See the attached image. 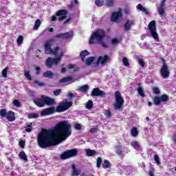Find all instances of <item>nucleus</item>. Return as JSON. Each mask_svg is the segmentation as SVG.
<instances>
[{
	"instance_id": "f257e3e1",
	"label": "nucleus",
	"mask_w": 176,
	"mask_h": 176,
	"mask_svg": "<svg viewBox=\"0 0 176 176\" xmlns=\"http://www.w3.org/2000/svg\"><path fill=\"white\" fill-rule=\"evenodd\" d=\"M71 134V124L68 121H63L58 123L53 131L43 129L37 136V144L43 149L50 148L56 145L57 140L65 141Z\"/></svg>"
},
{
	"instance_id": "f03ea898",
	"label": "nucleus",
	"mask_w": 176,
	"mask_h": 176,
	"mask_svg": "<svg viewBox=\"0 0 176 176\" xmlns=\"http://www.w3.org/2000/svg\"><path fill=\"white\" fill-rule=\"evenodd\" d=\"M52 43L53 41L49 40L46 41L45 46V52L46 54H54L56 58H48L45 61V65L48 68H52L53 65H57L60 61H61V58L64 56V52L63 51L60 52V47H56L54 50L52 49Z\"/></svg>"
},
{
	"instance_id": "7ed1b4c3",
	"label": "nucleus",
	"mask_w": 176,
	"mask_h": 176,
	"mask_svg": "<svg viewBox=\"0 0 176 176\" xmlns=\"http://www.w3.org/2000/svg\"><path fill=\"white\" fill-rule=\"evenodd\" d=\"M105 36V31L102 29H98L96 31L92 32L89 38L90 45H94L97 42H100L102 47L107 49L108 47V42L102 41V38Z\"/></svg>"
},
{
	"instance_id": "20e7f679",
	"label": "nucleus",
	"mask_w": 176,
	"mask_h": 176,
	"mask_svg": "<svg viewBox=\"0 0 176 176\" xmlns=\"http://www.w3.org/2000/svg\"><path fill=\"white\" fill-rule=\"evenodd\" d=\"M72 102H67V100H65L59 103L56 109V107H52L50 109H45L43 111H67V109H69V108L72 107Z\"/></svg>"
},
{
	"instance_id": "39448f33",
	"label": "nucleus",
	"mask_w": 176,
	"mask_h": 176,
	"mask_svg": "<svg viewBox=\"0 0 176 176\" xmlns=\"http://www.w3.org/2000/svg\"><path fill=\"white\" fill-rule=\"evenodd\" d=\"M114 97L116 98L114 108L116 109H122V107H123V104H124V99L122 97V94L119 91H116L114 93Z\"/></svg>"
},
{
	"instance_id": "423d86ee",
	"label": "nucleus",
	"mask_w": 176,
	"mask_h": 176,
	"mask_svg": "<svg viewBox=\"0 0 176 176\" xmlns=\"http://www.w3.org/2000/svg\"><path fill=\"white\" fill-rule=\"evenodd\" d=\"M76 155H78V149L73 148L72 150H67L60 155V159L67 160V159L74 157Z\"/></svg>"
},
{
	"instance_id": "0eeeda50",
	"label": "nucleus",
	"mask_w": 176,
	"mask_h": 176,
	"mask_svg": "<svg viewBox=\"0 0 176 176\" xmlns=\"http://www.w3.org/2000/svg\"><path fill=\"white\" fill-rule=\"evenodd\" d=\"M148 30L150 31L153 38L155 41L159 40V36L157 35V33L156 32V21H152L148 24Z\"/></svg>"
},
{
	"instance_id": "6e6552de",
	"label": "nucleus",
	"mask_w": 176,
	"mask_h": 176,
	"mask_svg": "<svg viewBox=\"0 0 176 176\" xmlns=\"http://www.w3.org/2000/svg\"><path fill=\"white\" fill-rule=\"evenodd\" d=\"M157 12L162 19L166 17V0H162L160 7L157 8Z\"/></svg>"
},
{
	"instance_id": "1a4fd4ad",
	"label": "nucleus",
	"mask_w": 176,
	"mask_h": 176,
	"mask_svg": "<svg viewBox=\"0 0 176 176\" xmlns=\"http://www.w3.org/2000/svg\"><path fill=\"white\" fill-rule=\"evenodd\" d=\"M168 101V96L167 94H163L161 96H155L153 98V102L155 105H160L162 102H166Z\"/></svg>"
},
{
	"instance_id": "9d476101",
	"label": "nucleus",
	"mask_w": 176,
	"mask_h": 176,
	"mask_svg": "<svg viewBox=\"0 0 176 176\" xmlns=\"http://www.w3.org/2000/svg\"><path fill=\"white\" fill-rule=\"evenodd\" d=\"M160 74L161 76H162L164 79H167V78L170 76V71H168V66H167V64H166V63H164V65L161 67Z\"/></svg>"
},
{
	"instance_id": "9b49d317",
	"label": "nucleus",
	"mask_w": 176,
	"mask_h": 176,
	"mask_svg": "<svg viewBox=\"0 0 176 176\" xmlns=\"http://www.w3.org/2000/svg\"><path fill=\"white\" fill-rule=\"evenodd\" d=\"M122 20V10H119L118 12H113L111 15V21L115 23H120Z\"/></svg>"
},
{
	"instance_id": "f8f14e48",
	"label": "nucleus",
	"mask_w": 176,
	"mask_h": 176,
	"mask_svg": "<svg viewBox=\"0 0 176 176\" xmlns=\"http://www.w3.org/2000/svg\"><path fill=\"white\" fill-rule=\"evenodd\" d=\"M41 98L43 100L45 105L52 107V105H54V104H56V101H54V99L45 95H42Z\"/></svg>"
},
{
	"instance_id": "ddd939ff",
	"label": "nucleus",
	"mask_w": 176,
	"mask_h": 176,
	"mask_svg": "<svg viewBox=\"0 0 176 176\" xmlns=\"http://www.w3.org/2000/svg\"><path fill=\"white\" fill-rule=\"evenodd\" d=\"M74 36V32H68L66 33L59 34L55 36V38H59L60 39H69Z\"/></svg>"
},
{
	"instance_id": "4468645a",
	"label": "nucleus",
	"mask_w": 176,
	"mask_h": 176,
	"mask_svg": "<svg viewBox=\"0 0 176 176\" xmlns=\"http://www.w3.org/2000/svg\"><path fill=\"white\" fill-rule=\"evenodd\" d=\"M91 96H96L98 97H102V96H105V92L100 90L98 88H95L92 91Z\"/></svg>"
},
{
	"instance_id": "2eb2a0df",
	"label": "nucleus",
	"mask_w": 176,
	"mask_h": 176,
	"mask_svg": "<svg viewBox=\"0 0 176 176\" xmlns=\"http://www.w3.org/2000/svg\"><path fill=\"white\" fill-rule=\"evenodd\" d=\"M6 119H8V122H14V120H16V116L14 112L12 111H8L7 113Z\"/></svg>"
},
{
	"instance_id": "dca6fc26",
	"label": "nucleus",
	"mask_w": 176,
	"mask_h": 176,
	"mask_svg": "<svg viewBox=\"0 0 176 176\" xmlns=\"http://www.w3.org/2000/svg\"><path fill=\"white\" fill-rule=\"evenodd\" d=\"M98 63H100V64H102V65H104L107 64V63H108V61H109V56H108L107 55H104L103 56H100L98 58Z\"/></svg>"
},
{
	"instance_id": "f3484780",
	"label": "nucleus",
	"mask_w": 176,
	"mask_h": 176,
	"mask_svg": "<svg viewBox=\"0 0 176 176\" xmlns=\"http://www.w3.org/2000/svg\"><path fill=\"white\" fill-rule=\"evenodd\" d=\"M34 104H36L37 107L42 108V107H45V100H43L42 96H41V98H36L34 100Z\"/></svg>"
},
{
	"instance_id": "a211bd4d",
	"label": "nucleus",
	"mask_w": 176,
	"mask_h": 176,
	"mask_svg": "<svg viewBox=\"0 0 176 176\" xmlns=\"http://www.w3.org/2000/svg\"><path fill=\"white\" fill-rule=\"evenodd\" d=\"M133 24H134V22H133V21H131V20L126 21V22L124 25V28L125 31H130V30L131 29V25H133Z\"/></svg>"
},
{
	"instance_id": "6ab92c4d",
	"label": "nucleus",
	"mask_w": 176,
	"mask_h": 176,
	"mask_svg": "<svg viewBox=\"0 0 176 176\" xmlns=\"http://www.w3.org/2000/svg\"><path fill=\"white\" fill-rule=\"evenodd\" d=\"M72 176H78L79 174H80V170L77 169L76 166H75V164L72 165Z\"/></svg>"
},
{
	"instance_id": "aec40b11",
	"label": "nucleus",
	"mask_w": 176,
	"mask_h": 176,
	"mask_svg": "<svg viewBox=\"0 0 176 176\" xmlns=\"http://www.w3.org/2000/svg\"><path fill=\"white\" fill-rule=\"evenodd\" d=\"M56 111H42L41 113V116H48L49 115H53ZM56 112H63V111H56Z\"/></svg>"
},
{
	"instance_id": "412c9836",
	"label": "nucleus",
	"mask_w": 176,
	"mask_h": 176,
	"mask_svg": "<svg viewBox=\"0 0 176 176\" xmlns=\"http://www.w3.org/2000/svg\"><path fill=\"white\" fill-rule=\"evenodd\" d=\"M97 154V151L96 150L87 149L86 150V156L88 157H91V156H94Z\"/></svg>"
},
{
	"instance_id": "4be33fe9",
	"label": "nucleus",
	"mask_w": 176,
	"mask_h": 176,
	"mask_svg": "<svg viewBox=\"0 0 176 176\" xmlns=\"http://www.w3.org/2000/svg\"><path fill=\"white\" fill-rule=\"evenodd\" d=\"M43 76L44 78H49V79H52V78H53V76H54V74H53V72L52 71L48 70V71L44 72Z\"/></svg>"
},
{
	"instance_id": "5701e85b",
	"label": "nucleus",
	"mask_w": 176,
	"mask_h": 176,
	"mask_svg": "<svg viewBox=\"0 0 176 176\" xmlns=\"http://www.w3.org/2000/svg\"><path fill=\"white\" fill-rule=\"evenodd\" d=\"M138 134H139V132H138V129H137V127H133L131 129V135L132 137H138Z\"/></svg>"
},
{
	"instance_id": "b1692460",
	"label": "nucleus",
	"mask_w": 176,
	"mask_h": 176,
	"mask_svg": "<svg viewBox=\"0 0 176 176\" xmlns=\"http://www.w3.org/2000/svg\"><path fill=\"white\" fill-rule=\"evenodd\" d=\"M112 164L108 160H105L102 165L103 168H111Z\"/></svg>"
},
{
	"instance_id": "393cba45",
	"label": "nucleus",
	"mask_w": 176,
	"mask_h": 176,
	"mask_svg": "<svg viewBox=\"0 0 176 176\" xmlns=\"http://www.w3.org/2000/svg\"><path fill=\"white\" fill-rule=\"evenodd\" d=\"M19 156L22 160H24V162H27V160H28V158L27 157V154H25V152H24V151H21L19 154Z\"/></svg>"
},
{
	"instance_id": "a878e982",
	"label": "nucleus",
	"mask_w": 176,
	"mask_h": 176,
	"mask_svg": "<svg viewBox=\"0 0 176 176\" xmlns=\"http://www.w3.org/2000/svg\"><path fill=\"white\" fill-rule=\"evenodd\" d=\"M116 153L117 155H119V156H122V155H123L122 145H118L116 147Z\"/></svg>"
},
{
	"instance_id": "bb28decb",
	"label": "nucleus",
	"mask_w": 176,
	"mask_h": 176,
	"mask_svg": "<svg viewBox=\"0 0 176 176\" xmlns=\"http://www.w3.org/2000/svg\"><path fill=\"white\" fill-rule=\"evenodd\" d=\"M90 87H89L88 85H85L84 86H81L78 88L79 91H81L82 93H85V91H87V90H89Z\"/></svg>"
},
{
	"instance_id": "cd10ccee",
	"label": "nucleus",
	"mask_w": 176,
	"mask_h": 176,
	"mask_svg": "<svg viewBox=\"0 0 176 176\" xmlns=\"http://www.w3.org/2000/svg\"><path fill=\"white\" fill-rule=\"evenodd\" d=\"M138 9H139V10H141V12H143V13H145V14H148V13H149L148 9L145 8V7H143L141 4L138 5Z\"/></svg>"
},
{
	"instance_id": "c85d7f7f",
	"label": "nucleus",
	"mask_w": 176,
	"mask_h": 176,
	"mask_svg": "<svg viewBox=\"0 0 176 176\" xmlns=\"http://www.w3.org/2000/svg\"><path fill=\"white\" fill-rule=\"evenodd\" d=\"M80 56L81 57L82 60L85 61V58L86 57V56H89V52L87 50L82 51L80 52Z\"/></svg>"
},
{
	"instance_id": "c756f323",
	"label": "nucleus",
	"mask_w": 176,
	"mask_h": 176,
	"mask_svg": "<svg viewBox=\"0 0 176 176\" xmlns=\"http://www.w3.org/2000/svg\"><path fill=\"white\" fill-rule=\"evenodd\" d=\"M28 119H36V118H39V114L35 113H31L28 114Z\"/></svg>"
},
{
	"instance_id": "7c9ffc66",
	"label": "nucleus",
	"mask_w": 176,
	"mask_h": 176,
	"mask_svg": "<svg viewBox=\"0 0 176 176\" xmlns=\"http://www.w3.org/2000/svg\"><path fill=\"white\" fill-rule=\"evenodd\" d=\"M71 80H72V78L71 77H65L59 80V83H65L67 82H71Z\"/></svg>"
},
{
	"instance_id": "2f4dec72",
	"label": "nucleus",
	"mask_w": 176,
	"mask_h": 176,
	"mask_svg": "<svg viewBox=\"0 0 176 176\" xmlns=\"http://www.w3.org/2000/svg\"><path fill=\"white\" fill-rule=\"evenodd\" d=\"M101 164H102V158L101 157H98L96 160V167L100 168L101 167Z\"/></svg>"
},
{
	"instance_id": "473e14b6",
	"label": "nucleus",
	"mask_w": 176,
	"mask_h": 176,
	"mask_svg": "<svg viewBox=\"0 0 176 176\" xmlns=\"http://www.w3.org/2000/svg\"><path fill=\"white\" fill-rule=\"evenodd\" d=\"M67 14V10H60L56 13V16H65Z\"/></svg>"
},
{
	"instance_id": "72a5a7b5",
	"label": "nucleus",
	"mask_w": 176,
	"mask_h": 176,
	"mask_svg": "<svg viewBox=\"0 0 176 176\" xmlns=\"http://www.w3.org/2000/svg\"><path fill=\"white\" fill-rule=\"evenodd\" d=\"M41 24H42V22H41V20L39 19L36 20L34 26V30H38V28L41 27Z\"/></svg>"
},
{
	"instance_id": "f704fd0d",
	"label": "nucleus",
	"mask_w": 176,
	"mask_h": 176,
	"mask_svg": "<svg viewBox=\"0 0 176 176\" xmlns=\"http://www.w3.org/2000/svg\"><path fill=\"white\" fill-rule=\"evenodd\" d=\"M138 94L141 96V97H145V94H144V89H142V87L140 86L138 88Z\"/></svg>"
},
{
	"instance_id": "c9c22d12",
	"label": "nucleus",
	"mask_w": 176,
	"mask_h": 176,
	"mask_svg": "<svg viewBox=\"0 0 176 176\" xmlns=\"http://www.w3.org/2000/svg\"><path fill=\"white\" fill-rule=\"evenodd\" d=\"M94 61V57H89L86 59L85 64L86 65H90Z\"/></svg>"
},
{
	"instance_id": "e433bc0d",
	"label": "nucleus",
	"mask_w": 176,
	"mask_h": 176,
	"mask_svg": "<svg viewBox=\"0 0 176 176\" xmlns=\"http://www.w3.org/2000/svg\"><path fill=\"white\" fill-rule=\"evenodd\" d=\"M131 145L135 149H137V148H140V144H138V142H137L135 140V141H132L131 142Z\"/></svg>"
},
{
	"instance_id": "4c0bfd02",
	"label": "nucleus",
	"mask_w": 176,
	"mask_h": 176,
	"mask_svg": "<svg viewBox=\"0 0 176 176\" xmlns=\"http://www.w3.org/2000/svg\"><path fill=\"white\" fill-rule=\"evenodd\" d=\"M25 130L27 133H31V131H32V124L31 123V124H26Z\"/></svg>"
},
{
	"instance_id": "58836bf2",
	"label": "nucleus",
	"mask_w": 176,
	"mask_h": 176,
	"mask_svg": "<svg viewBox=\"0 0 176 176\" xmlns=\"http://www.w3.org/2000/svg\"><path fill=\"white\" fill-rule=\"evenodd\" d=\"M153 93H154V94H157V95L160 94V89L157 87H153Z\"/></svg>"
},
{
	"instance_id": "ea45409f",
	"label": "nucleus",
	"mask_w": 176,
	"mask_h": 176,
	"mask_svg": "<svg viewBox=\"0 0 176 176\" xmlns=\"http://www.w3.org/2000/svg\"><path fill=\"white\" fill-rule=\"evenodd\" d=\"M23 41H24V37H23V36H19L16 39L17 44L19 45H21V43H23Z\"/></svg>"
},
{
	"instance_id": "a19ab883",
	"label": "nucleus",
	"mask_w": 176,
	"mask_h": 176,
	"mask_svg": "<svg viewBox=\"0 0 176 176\" xmlns=\"http://www.w3.org/2000/svg\"><path fill=\"white\" fill-rule=\"evenodd\" d=\"M9 69L8 67H5L2 71V76L3 78H8V70Z\"/></svg>"
},
{
	"instance_id": "79ce46f5",
	"label": "nucleus",
	"mask_w": 176,
	"mask_h": 176,
	"mask_svg": "<svg viewBox=\"0 0 176 176\" xmlns=\"http://www.w3.org/2000/svg\"><path fill=\"white\" fill-rule=\"evenodd\" d=\"M24 75L25 78H27L28 80H32V78H31V75L30 74V72H27V70H25Z\"/></svg>"
},
{
	"instance_id": "37998d69",
	"label": "nucleus",
	"mask_w": 176,
	"mask_h": 176,
	"mask_svg": "<svg viewBox=\"0 0 176 176\" xmlns=\"http://www.w3.org/2000/svg\"><path fill=\"white\" fill-rule=\"evenodd\" d=\"M86 108L87 109H90L91 108H93V101L92 100H89L87 103H86Z\"/></svg>"
},
{
	"instance_id": "c03bdc74",
	"label": "nucleus",
	"mask_w": 176,
	"mask_h": 176,
	"mask_svg": "<svg viewBox=\"0 0 176 176\" xmlns=\"http://www.w3.org/2000/svg\"><path fill=\"white\" fill-rule=\"evenodd\" d=\"M19 145L21 149H24L25 146V140H20L19 142Z\"/></svg>"
},
{
	"instance_id": "a18cd8bd",
	"label": "nucleus",
	"mask_w": 176,
	"mask_h": 176,
	"mask_svg": "<svg viewBox=\"0 0 176 176\" xmlns=\"http://www.w3.org/2000/svg\"><path fill=\"white\" fill-rule=\"evenodd\" d=\"M122 63L125 67H129V65H130V63H129V60L127 59V58H123Z\"/></svg>"
},
{
	"instance_id": "49530a36",
	"label": "nucleus",
	"mask_w": 176,
	"mask_h": 176,
	"mask_svg": "<svg viewBox=\"0 0 176 176\" xmlns=\"http://www.w3.org/2000/svg\"><path fill=\"white\" fill-rule=\"evenodd\" d=\"M106 5H107V6H109V8L113 6V0H107Z\"/></svg>"
},
{
	"instance_id": "de8ad7c7",
	"label": "nucleus",
	"mask_w": 176,
	"mask_h": 176,
	"mask_svg": "<svg viewBox=\"0 0 176 176\" xmlns=\"http://www.w3.org/2000/svg\"><path fill=\"white\" fill-rule=\"evenodd\" d=\"M96 5L97 6H102V5H104V1H102V0H96Z\"/></svg>"
},
{
	"instance_id": "09e8293b",
	"label": "nucleus",
	"mask_w": 176,
	"mask_h": 176,
	"mask_svg": "<svg viewBox=\"0 0 176 176\" xmlns=\"http://www.w3.org/2000/svg\"><path fill=\"white\" fill-rule=\"evenodd\" d=\"M140 65H141V67H142V68H144V67H145V62H144V59L142 58H139L138 60Z\"/></svg>"
},
{
	"instance_id": "8fccbe9b",
	"label": "nucleus",
	"mask_w": 176,
	"mask_h": 176,
	"mask_svg": "<svg viewBox=\"0 0 176 176\" xmlns=\"http://www.w3.org/2000/svg\"><path fill=\"white\" fill-rule=\"evenodd\" d=\"M154 160H155V163L157 164H160V158L159 157V155H155Z\"/></svg>"
},
{
	"instance_id": "3c124183",
	"label": "nucleus",
	"mask_w": 176,
	"mask_h": 176,
	"mask_svg": "<svg viewBox=\"0 0 176 176\" xmlns=\"http://www.w3.org/2000/svg\"><path fill=\"white\" fill-rule=\"evenodd\" d=\"M69 68L70 69H74V71H79V67H75V65H74V64H69Z\"/></svg>"
},
{
	"instance_id": "603ef678",
	"label": "nucleus",
	"mask_w": 176,
	"mask_h": 176,
	"mask_svg": "<svg viewBox=\"0 0 176 176\" xmlns=\"http://www.w3.org/2000/svg\"><path fill=\"white\" fill-rule=\"evenodd\" d=\"M8 115V112L6 111H0V116L2 118H6Z\"/></svg>"
},
{
	"instance_id": "864d4df0",
	"label": "nucleus",
	"mask_w": 176,
	"mask_h": 176,
	"mask_svg": "<svg viewBox=\"0 0 176 176\" xmlns=\"http://www.w3.org/2000/svg\"><path fill=\"white\" fill-rule=\"evenodd\" d=\"M13 104L17 108H20V107H21L20 102H19V100L17 99H15L14 100Z\"/></svg>"
},
{
	"instance_id": "5fc2aeb1",
	"label": "nucleus",
	"mask_w": 176,
	"mask_h": 176,
	"mask_svg": "<svg viewBox=\"0 0 176 176\" xmlns=\"http://www.w3.org/2000/svg\"><path fill=\"white\" fill-rule=\"evenodd\" d=\"M104 115H106L107 119H109L112 116V113H111V111H107Z\"/></svg>"
},
{
	"instance_id": "6e6d98bb",
	"label": "nucleus",
	"mask_w": 176,
	"mask_h": 176,
	"mask_svg": "<svg viewBox=\"0 0 176 176\" xmlns=\"http://www.w3.org/2000/svg\"><path fill=\"white\" fill-rule=\"evenodd\" d=\"M74 129H76V130H82V125L79 123H76L74 124Z\"/></svg>"
},
{
	"instance_id": "4d7b16f0",
	"label": "nucleus",
	"mask_w": 176,
	"mask_h": 176,
	"mask_svg": "<svg viewBox=\"0 0 176 176\" xmlns=\"http://www.w3.org/2000/svg\"><path fill=\"white\" fill-rule=\"evenodd\" d=\"M54 94L57 97L58 96H60L61 94V89H56L54 91Z\"/></svg>"
},
{
	"instance_id": "13d9d810",
	"label": "nucleus",
	"mask_w": 176,
	"mask_h": 176,
	"mask_svg": "<svg viewBox=\"0 0 176 176\" xmlns=\"http://www.w3.org/2000/svg\"><path fill=\"white\" fill-rule=\"evenodd\" d=\"M119 43V40L118 38H113L111 40V45H118Z\"/></svg>"
},
{
	"instance_id": "bf43d9fd",
	"label": "nucleus",
	"mask_w": 176,
	"mask_h": 176,
	"mask_svg": "<svg viewBox=\"0 0 176 176\" xmlns=\"http://www.w3.org/2000/svg\"><path fill=\"white\" fill-rule=\"evenodd\" d=\"M91 134H94V133H97V128L94 127L90 129Z\"/></svg>"
},
{
	"instance_id": "052dcab7",
	"label": "nucleus",
	"mask_w": 176,
	"mask_h": 176,
	"mask_svg": "<svg viewBox=\"0 0 176 176\" xmlns=\"http://www.w3.org/2000/svg\"><path fill=\"white\" fill-rule=\"evenodd\" d=\"M34 83H36V85H38V86H45V83L43 82H39V81L38 80H35Z\"/></svg>"
},
{
	"instance_id": "680f3d73",
	"label": "nucleus",
	"mask_w": 176,
	"mask_h": 176,
	"mask_svg": "<svg viewBox=\"0 0 176 176\" xmlns=\"http://www.w3.org/2000/svg\"><path fill=\"white\" fill-rule=\"evenodd\" d=\"M67 19V16H59L58 20V21H63V20H65Z\"/></svg>"
},
{
	"instance_id": "e2e57ef3",
	"label": "nucleus",
	"mask_w": 176,
	"mask_h": 176,
	"mask_svg": "<svg viewBox=\"0 0 176 176\" xmlns=\"http://www.w3.org/2000/svg\"><path fill=\"white\" fill-rule=\"evenodd\" d=\"M148 175L149 176H155V169L152 170H150L148 172Z\"/></svg>"
},
{
	"instance_id": "0e129e2a",
	"label": "nucleus",
	"mask_w": 176,
	"mask_h": 176,
	"mask_svg": "<svg viewBox=\"0 0 176 176\" xmlns=\"http://www.w3.org/2000/svg\"><path fill=\"white\" fill-rule=\"evenodd\" d=\"M36 75H39V74H41V67H36Z\"/></svg>"
},
{
	"instance_id": "69168bd1",
	"label": "nucleus",
	"mask_w": 176,
	"mask_h": 176,
	"mask_svg": "<svg viewBox=\"0 0 176 176\" xmlns=\"http://www.w3.org/2000/svg\"><path fill=\"white\" fill-rule=\"evenodd\" d=\"M56 20H57V18L55 16V15L52 16V21H56Z\"/></svg>"
},
{
	"instance_id": "338daca9",
	"label": "nucleus",
	"mask_w": 176,
	"mask_h": 176,
	"mask_svg": "<svg viewBox=\"0 0 176 176\" xmlns=\"http://www.w3.org/2000/svg\"><path fill=\"white\" fill-rule=\"evenodd\" d=\"M67 71V69H65V67H63L62 68V70H61V72L62 74H65V72Z\"/></svg>"
},
{
	"instance_id": "774afa93",
	"label": "nucleus",
	"mask_w": 176,
	"mask_h": 176,
	"mask_svg": "<svg viewBox=\"0 0 176 176\" xmlns=\"http://www.w3.org/2000/svg\"><path fill=\"white\" fill-rule=\"evenodd\" d=\"M71 21V18L67 19L65 21V24H67V23H69Z\"/></svg>"
}]
</instances>
